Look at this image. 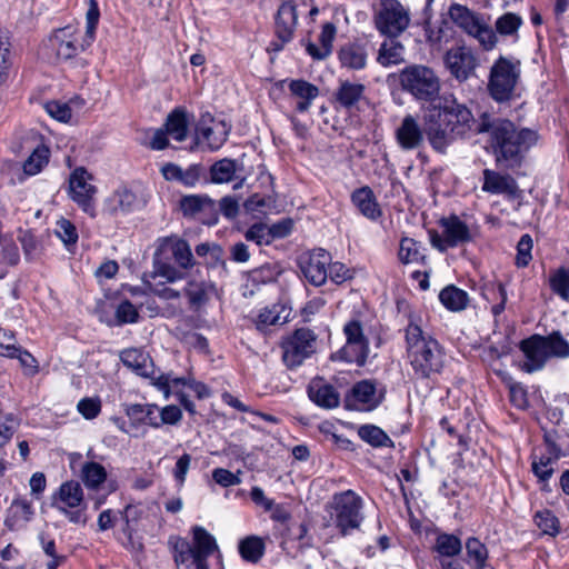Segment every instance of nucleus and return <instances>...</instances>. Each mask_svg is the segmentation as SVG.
<instances>
[{"mask_svg": "<svg viewBox=\"0 0 569 569\" xmlns=\"http://www.w3.org/2000/svg\"><path fill=\"white\" fill-rule=\"evenodd\" d=\"M478 130L489 133L496 161L507 169L519 166L523 153L538 140L536 131L527 128L517 129L510 120L497 118L488 112L481 113Z\"/></svg>", "mask_w": 569, "mask_h": 569, "instance_id": "1", "label": "nucleus"}, {"mask_svg": "<svg viewBox=\"0 0 569 569\" xmlns=\"http://www.w3.org/2000/svg\"><path fill=\"white\" fill-rule=\"evenodd\" d=\"M430 116L426 123V136L431 146L442 151L453 139L480 134L481 114L476 119L471 110L456 99H446L437 112L438 121Z\"/></svg>", "mask_w": 569, "mask_h": 569, "instance_id": "2", "label": "nucleus"}, {"mask_svg": "<svg viewBox=\"0 0 569 569\" xmlns=\"http://www.w3.org/2000/svg\"><path fill=\"white\" fill-rule=\"evenodd\" d=\"M407 357L417 378L429 379L442 371L445 352L439 342L410 322L406 329Z\"/></svg>", "mask_w": 569, "mask_h": 569, "instance_id": "3", "label": "nucleus"}, {"mask_svg": "<svg viewBox=\"0 0 569 569\" xmlns=\"http://www.w3.org/2000/svg\"><path fill=\"white\" fill-rule=\"evenodd\" d=\"M192 540L181 537H170L168 545L177 569H208L207 559L217 549L214 537L203 527L194 526L191 529Z\"/></svg>", "mask_w": 569, "mask_h": 569, "instance_id": "4", "label": "nucleus"}, {"mask_svg": "<svg viewBox=\"0 0 569 569\" xmlns=\"http://www.w3.org/2000/svg\"><path fill=\"white\" fill-rule=\"evenodd\" d=\"M519 349L525 357L519 368L527 373L542 370L550 358L569 357V342L558 331L548 336L532 335L520 342Z\"/></svg>", "mask_w": 569, "mask_h": 569, "instance_id": "5", "label": "nucleus"}, {"mask_svg": "<svg viewBox=\"0 0 569 569\" xmlns=\"http://www.w3.org/2000/svg\"><path fill=\"white\" fill-rule=\"evenodd\" d=\"M100 12L94 0H90V7L86 14V38L79 42L78 31L72 26L58 29L50 38V47L58 59L68 60L89 47L93 39L99 21Z\"/></svg>", "mask_w": 569, "mask_h": 569, "instance_id": "6", "label": "nucleus"}, {"mask_svg": "<svg viewBox=\"0 0 569 569\" xmlns=\"http://www.w3.org/2000/svg\"><path fill=\"white\" fill-rule=\"evenodd\" d=\"M520 61L500 56L490 68L488 91L497 102H505L516 94L517 84L520 80Z\"/></svg>", "mask_w": 569, "mask_h": 569, "instance_id": "7", "label": "nucleus"}, {"mask_svg": "<svg viewBox=\"0 0 569 569\" xmlns=\"http://www.w3.org/2000/svg\"><path fill=\"white\" fill-rule=\"evenodd\" d=\"M372 18L377 31L385 37H399L411 21L408 7L399 0H380L373 7Z\"/></svg>", "mask_w": 569, "mask_h": 569, "instance_id": "8", "label": "nucleus"}, {"mask_svg": "<svg viewBox=\"0 0 569 569\" xmlns=\"http://www.w3.org/2000/svg\"><path fill=\"white\" fill-rule=\"evenodd\" d=\"M52 506L71 523L86 525L88 520L84 492L78 481L69 480L61 483L52 497Z\"/></svg>", "mask_w": 569, "mask_h": 569, "instance_id": "9", "label": "nucleus"}, {"mask_svg": "<svg viewBox=\"0 0 569 569\" xmlns=\"http://www.w3.org/2000/svg\"><path fill=\"white\" fill-rule=\"evenodd\" d=\"M449 17L456 26L475 38L487 51L495 48L497 36L483 19L466 6L453 3L449 8Z\"/></svg>", "mask_w": 569, "mask_h": 569, "instance_id": "10", "label": "nucleus"}, {"mask_svg": "<svg viewBox=\"0 0 569 569\" xmlns=\"http://www.w3.org/2000/svg\"><path fill=\"white\" fill-rule=\"evenodd\" d=\"M342 331L346 342L338 352L339 357L347 362L363 366L370 352V330L360 319L352 318L345 323Z\"/></svg>", "mask_w": 569, "mask_h": 569, "instance_id": "11", "label": "nucleus"}, {"mask_svg": "<svg viewBox=\"0 0 569 569\" xmlns=\"http://www.w3.org/2000/svg\"><path fill=\"white\" fill-rule=\"evenodd\" d=\"M399 80L402 89L419 100H433L440 91V81L432 69L425 66L405 68Z\"/></svg>", "mask_w": 569, "mask_h": 569, "instance_id": "12", "label": "nucleus"}, {"mask_svg": "<svg viewBox=\"0 0 569 569\" xmlns=\"http://www.w3.org/2000/svg\"><path fill=\"white\" fill-rule=\"evenodd\" d=\"M362 499L352 490L335 495L330 505V517L342 535L359 528L362 522Z\"/></svg>", "mask_w": 569, "mask_h": 569, "instance_id": "13", "label": "nucleus"}, {"mask_svg": "<svg viewBox=\"0 0 569 569\" xmlns=\"http://www.w3.org/2000/svg\"><path fill=\"white\" fill-rule=\"evenodd\" d=\"M441 232H429L432 247L441 252L472 240L470 228L457 216H450L440 220Z\"/></svg>", "mask_w": 569, "mask_h": 569, "instance_id": "14", "label": "nucleus"}, {"mask_svg": "<svg viewBox=\"0 0 569 569\" xmlns=\"http://www.w3.org/2000/svg\"><path fill=\"white\" fill-rule=\"evenodd\" d=\"M230 131L231 124L226 119L216 118L207 112L198 121L194 139L197 144L214 151L224 144Z\"/></svg>", "mask_w": 569, "mask_h": 569, "instance_id": "15", "label": "nucleus"}, {"mask_svg": "<svg viewBox=\"0 0 569 569\" xmlns=\"http://www.w3.org/2000/svg\"><path fill=\"white\" fill-rule=\"evenodd\" d=\"M281 349L286 366L299 367L316 351V336L309 329H298L282 342Z\"/></svg>", "mask_w": 569, "mask_h": 569, "instance_id": "16", "label": "nucleus"}, {"mask_svg": "<svg viewBox=\"0 0 569 569\" xmlns=\"http://www.w3.org/2000/svg\"><path fill=\"white\" fill-rule=\"evenodd\" d=\"M91 181L92 176L83 167L76 168L69 178V196L86 213L93 217L97 188Z\"/></svg>", "mask_w": 569, "mask_h": 569, "instance_id": "17", "label": "nucleus"}, {"mask_svg": "<svg viewBox=\"0 0 569 569\" xmlns=\"http://www.w3.org/2000/svg\"><path fill=\"white\" fill-rule=\"evenodd\" d=\"M154 253L158 257L173 260L181 269L188 270L196 266L190 244L182 238L172 234L159 238Z\"/></svg>", "mask_w": 569, "mask_h": 569, "instance_id": "18", "label": "nucleus"}, {"mask_svg": "<svg viewBox=\"0 0 569 569\" xmlns=\"http://www.w3.org/2000/svg\"><path fill=\"white\" fill-rule=\"evenodd\" d=\"M330 262V253L321 248L306 252L299 258L302 274L316 287L322 286L327 281Z\"/></svg>", "mask_w": 569, "mask_h": 569, "instance_id": "19", "label": "nucleus"}, {"mask_svg": "<svg viewBox=\"0 0 569 569\" xmlns=\"http://www.w3.org/2000/svg\"><path fill=\"white\" fill-rule=\"evenodd\" d=\"M445 64L453 78L458 81H466L475 74L478 59L472 49L457 46L447 51Z\"/></svg>", "mask_w": 569, "mask_h": 569, "instance_id": "20", "label": "nucleus"}, {"mask_svg": "<svg viewBox=\"0 0 569 569\" xmlns=\"http://www.w3.org/2000/svg\"><path fill=\"white\" fill-rule=\"evenodd\" d=\"M426 128L422 129L412 114H407L395 131L398 146L405 150H415L422 146Z\"/></svg>", "mask_w": 569, "mask_h": 569, "instance_id": "21", "label": "nucleus"}, {"mask_svg": "<svg viewBox=\"0 0 569 569\" xmlns=\"http://www.w3.org/2000/svg\"><path fill=\"white\" fill-rule=\"evenodd\" d=\"M380 401L381 396L378 393L373 381L362 380L352 387L349 402L355 409L369 411L375 409Z\"/></svg>", "mask_w": 569, "mask_h": 569, "instance_id": "22", "label": "nucleus"}, {"mask_svg": "<svg viewBox=\"0 0 569 569\" xmlns=\"http://www.w3.org/2000/svg\"><path fill=\"white\" fill-rule=\"evenodd\" d=\"M143 204L144 201L127 187L118 188L104 201L106 209L112 214L128 213L139 209Z\"/></svg>", "mask_w": 569, "mask_h": 569, "instance_id": "23", "label": "nucleus"}, {"mask_svg": "<svg viewBox=\"0 0 569 569\" xmlns=\"http://www.w3.org/2000/svg\"><path fill=\"white\" fill-rule=\"evenodd\" d=\"M297 27V10L292 0L283 1L276 17V34L283 43L289 42Z\"/></svg>", "mask_w": 569, "mask_h": 569, "instance_id": "24", "label": "nucleus"}, {"mask_svg": "<svg viewBox=\"0 0 569 569\" xmlns=\"http://www.w3.org/2000/svg\"><path fill=\"white\" fill-rule=\"evenodd\" d=\"M202 168L200 164H191L183 169L174 163H167L161 168L163 178L168 181H176L184 187L192 188L200 180Z\"/></svg>", "mask_w": 569, "mask_h": 569, "instance_id": "25", "label": "nucleus"}, {"mask_svg": "<svg viewBox=\"0 0 569 569\" xmlns=\"http://www.w3.org/2000/svg\"><path fill=\"white\" fill-rule=\"evenodd\" d=\"M481 297L491 306V313L500 316L506 308L508 293L506 286L497 280H486L480 287Z\"/></svg>", "mask_w": 569, "mask_h": 569, "instance_id": "26", "label": "nucleus"}, {"mask_svg": "<svg viewBox=\"0 0 569 569\" xmlns=\"http://www.w3.org/2000/svg\"><path fill=\"white\" fill-rule=\"evenodd\" d=\"M32 503L27 498H16L8 508L6 526L10 530L24 527L33 517Z\"/></svg>", "mask_w": 569, "mask_h": 569, "instance_id": "27", "label": "nucleus"}, {"mask_svg": "<svg viewBox=\"0 0 569 569\" xmlns=\"http://www.w3.org/2000/svg\"><path fill=\"white\" fill-rule=\"evenodd\" d=\"M397 38L387 37L380 44L377 54V62L380 66L389 68L405 62L406 48Z\"/></svg>", "mask_w": 569, "mask_h": 569, "instance_id": "28", "label": "nucleus"}, {"mask_svg": "<svg viewBox=\"0 0 569 569\" xmlns=\"http://www.w3.org/2000/svg\"><path fill=\"white\" fill-rule=\"evenodd\" d=\"M122 363L141 377H150L153 373L152 359L143 350L130 348L121 351Z\"/></svg>", "mask_w": 569, "mask_h": 569, "instance_id": "29", "label": "nucleus"}, {"mask_svg": "<svg viewBox=\"0 0 569 569\" xmlns=\"http://www.w3.org/2000/svg\"><path fill=\"white\" fill-rule=\"evenodd\" d=\"M351 201L360 213L370 220H377L382 214L373 191L369 187L355 190L351 194Z\"/></svg>", "mask_w": 569, "mask_h": 569, "instance_id": "30", "label": "nucleus"}, {"mask_svg": "<svg viewBox=\"0 0 569 569\" xmlns=\"http://www.w3.org/2000/svg\"><path fill=\"white\" fill-rule=\"evenodd\" d=\"M288 87L290 94L297 100L296 109L301 113L308 111L319 96L318 87L302 79L291 80Z\"/></svg>", "mask_w": 569, "mask_h": 569, "instance_id": "31", "label": "nucleus"}, {"mask_svg": "<svg viewBox=\"0 0 569 569\" xmlns=\"http://www.w3.org/2000/svg\"><path fill=\"white\" fill-rule=\"evenodd\" d=\"M291 317V308L283 302L273 303L261 309L257 316V328L263 330L270 326L283 325Z\"/></svg>", "mask_w": 569, "mask_h": 569, "instance_id": "32", "label": "nucleus"}, {"mask_svg": "<svg viewBox=\"0 0 569 569\" xmlns=\"http://www.w3.org/2000/svg\"><path fill=\"white\" fill-rule=\"evenodd\" d=\"M482 190L495 194H515L517 191V183L509 174H500L493 170L485 169Z\"/></svg>", "mask_w": 569, "mask_h": 569, "instance_id": "33", "label": "nucleus"}, {"mask_svg": "<svg viewBox=\"0 0 569 569\" xmlns=\"http://www.w3.org/2000/svg\"><path fill=\"white\" fill-rule=\"evenodd\" d=\"M337 28L333 23L327 22L322 26L319 34V44L309 42L306 47L307 52L317 60L327 58L332 51V42L336 38Z\"/></svg>", "mask_w": 569, "mask_h": 569, "instance_id": "34", "label": "nucleus"}, {"mask_svg": "<svg viewBox=\"0 0 569 569\" xmlns=\"http://www.w3.org/2000/svg\"><path fill=\"white\" fill-rule=\"evenodd\" d=\"M163 278L164 282L173 283L183 279L184 274L168 259L160 258L157 253L153 254V270L144 274V283H151L150 279Z\"/></svg>", "mask_w": 569, "mask_h": 569, "instance_id": "35", "label": "nucleus"}, {"mask_svg": "<svg viewBox=\"0 0 569 569\" xmlns=\"http://www.w3.org/2000/svg\"><path fill=\"white\" fill-rule=\"evenodd\" d=\"M559 459L555 447L547 446L546 451L533 455L532 471L541 481L548 480L553 473V466Z\"/></svg>", "mask_w": 569, "mask_h": 569, "instance_id": "36", "label": "nucleus"}, {"mask_svg": "<svg viewBox=\"0 0 569 569\" xmlns=\"http://www.w3.org/2000/svg\"><path fill=\"white\" fill-rule=\"evenodd\" d=\"M367 58L366 48L358 43L345 44L339 51L341 66L352 70L363 69L367 64Z\"/></svg>", "mask_w": 569, "mask_h": 569, "instance_id": "37", "label": "nucleus"}, {"mask_svg": "<svg viewBox=\"0 0 569 569\" xmlns=\"http://www.w3.org/2000/svg\"><path fill=\"white\" fill-rule=\"evenodd\" d=\"M310 399L320 407L336 408L339 405V393L322 381H313L308 389Z\"/></svg>", "mask_w": 569, "mask_h": 569, "instance_id": "38", "label": "nucleus"}, {"mask_svg": "<svg viewBox=\"0 0 569 569\" xmlns=\"http://www.w3.org/2000/svg\"><path fill=\"white\" fill-rule=\"evenodd\" d=\"M439 300L447 310L459 312L468 307L470 299L467 291L449 284L440 291Z\"/></svg>", "mask_w": 569, "mask_h": 569, "instance_id": "39", "label": "nucleus"}, {"mask_svg": "<svg viewBox=\"0 0 569 569\" xmlns=\"http://www.w3.org/2000/svg\"><path fill=\"white\" fill-rule=\"evenodd\" d=\"M106 468L96 461H87L80 470V478L87 489L98 490L107 480Z\"/></svg>", "mask_w": 569, "mask_h": 569, "instance_id": "40", "label": "nucleus"}, {"mask_svg": "<svg viewBox=\"0 0 569 569\" xmlns=\"http://www.w3.org/2000/svg\"><path fill=\"white\" fill-rule=\"evenodd\" d=\"M398 258L403 264L425 263V248L415 239L405 237L399 243Z\"/></svg>", "mask_w": 569, "mask_h": 569, "instance_id": "41", "label": "nucleus"}, {"mask_svg": "<svg viewBox=\"0 0 569 569\" xmlns=\"http://www.w3.org/2000/svg\"><path fill=\"white\" fill-rule=\"evenodd\" d=\"M432 549L440 560L451 559L461 552L462 543L457 536L442 532L436 537Z\"/></svg>", "mask_w": 569, "mask_h": 569, "instance_id": "42", "label": "nucleus"}, {"mask_svg": "<svg viewBox=\"0 0 569 569\" xmlns=\"http://www.w3.org/2000/svg\"><path fill=\"white\" fill-rule=\"evenodd\" d=\"M164 130L176 141H184L188 134L187 113L180 109L169 113L164 124Z\"/></svg>", "mask_w": 569, "mask_h": 569, "instance_id": "43", "label": "nucleus"}, {"mask_svg": "<svg viewBox=\"0 0 569 569\" xmlns=\"http://www.w3.org/2000/svg\"><path fill=\"white\" fill-rule=\"evenodd\" d=\"M468 563L475 569H493L487 563V547L477 538H469L466 541Z\"/></svg>", "mask_w": 569, "mask_h": 569, "instance_id": "44", "label": "nucleus"}, {"mask_svg": "<svg viewBox=\"0 0 569 569\" xmlns=\"http://www.w3.org/2000/svg\"><path fill=\"white\" fill-rule=\"evenodd\" d=\"M363 84L343 81L336 92V100L341 107L351 108L363 97Z\"/></svg>", "mask_w": 569, "mask_h": 569, "instance_id": "45", "label": "nucleus"}, {"mask_svg": "<svg viewBox=\"0 0 569 569\" xmlns=\"http://www.w3.org/2000/svg\"><path fill=\"white\" fill-rule=\"evenodd\" d=\"M50 149L44 144L37 146L23 162V172L36 176L49 163Z\"/></svg>", "mask_w": 569, "mask_h": 569, "instance_id": "46", "label": "nucleus"}, {"mask_svg": "<svg viewBox=\"0 0 569 569\" xmlns=\"http://www.w3.org/2000/svg\"><path fill=\"white\" fill-rule=\"evenodd\" d=\"M359 437L372 447H388L392 445L388 435L373 425L361 426L358 430Z\"/></svg>", "mask_w": 569, "mask_h": 569, "instance_id": "47", "label": "nucleus"}, {"mask_svg": "<svg viewBox=\"0 0 569 569\" xmlns=\"http://www.w3.org/2000/svg\"><path fill=\"white\" fill-rule=\"evenodd\" d=\"M121 516L124 520V527L122 528V532L127 537V542H124V547L131 551H142L143 545L141 541L133 539V529L130 525L131 520L137 519V509L129 505L121 512Z\"/></svg>", "mask_w": 569, "mask_h": 569, "instance_id": "48", "label": "nucleus"}, {"mask_svg": "<svg viewBox=\"0 0 569 569\" xmlns=\"http://www.w3.org/2000/svg\"><path fill=\"white\" fill-rule=\"evenodd\" d=\"M20 261V253L14 242L0 243V279L7 276L8 268L14 267Z\"/></svg>", "mask_w": 569, "mask_h": 569, "instance_id": "49", "label": "nucleus"}, {"mask_svg": "<svg viewBox=\"0 0 569 569\" xmlns=\"http://www.w3.org/2000/svg\"><path fill=\"white\" fill-rule=\"evenodd\" d=\"M129 416H142V421L152 428H160V408L154 403L132 405L128 409Z\"/></svg>", "mask_w": 569, "mask_h": 569, "instance_id": "50", "label": "nucleus"}, {"mask_svg": "<svg viewBox=\"0 0 569 569\" xmlns=\"http://www.w3.org/2000/svg\"><path fill=\"white\" fill-rule=\"evenodd\" d=\"M237 163L234 160L222 159L217 161L210 169L211 180L214 183H226L232 180Z\"/></svg>", "mask_w": 569, "mask_h": 569, "instance_id": "51", "label": "nucleus"}, {"mask_svg": "<svg viewBox=\"0 0 569 569\" xmlns=\"http://www.w3.org/2000/svg\"><path fill=\"white\" fill-rule=\"evenodd\" d=\"M549 284L553 293L569 301V269L559 268L550 274Z\"/></svg>", "mask_w": 569, "mask_h": 569, "instance_id": "52", "label": "nucleus"}, {"mask_svg": "<svg viewBox=\"0 0 569 569\" xmlns=\"http://www.w3.org/2000/svg\"><path fill=\"white\" fill-rule=\"evenodd\" d=\"M184 293L191 307H200L208 300V284L204 281L189 280Z\"/></svg>", "mask_w": 569, "mask_h": 569, "instance_id": "53", "label": "nucleus"}, {"mask_svg": "<svg viewBox=\"0 0 569 569\" xmlns=\"http://www.w3.org/2000/svg\"><path fill=\"white\" fill-rule=\"evenodd\" d=\"M239 551L248 561H258L263 553V542L260 538L249 537L243 539L239 545Z\"/></svg>", "mask_w": 569, "mask_h": 569, "instance_id": "54", "label": "nucleus"}, {"mask_svg": "<svg viewBox=\"0 0 569 569\" xmlns=\"http://www.w3.org/2000/svg\"><path fill=\"white\" fill-rule=\"evenodd\" d=\"M521 24L522 19L520 16L507 12L497 19L496 30L501 36H512L517 33Z\"/></svg>", "mask_w": 569, "mask_h": 569, "instance_id": "55", "label": "nucleus"}, {"mask_svg": "<svg viewBox=\"0 0 569 569\" xmlns=\"http://www.w3.org/2000/svg\"><path fill=\"white\" fill-rule=\"evenodd\" d=\"M39 541L43 552L50 558L46 565V569H57L66 560V557L57 553L54 540L49 538L46 533L42 532L39 535Z\"/></svg>", "mask_w": 569, "mask_h": 569, "instance_id": "56", "label": "nucleus"}, {"mask_svg": "<svg viewBox=\"0 0 569 569\" xmlns=\"http://www.w3.org/2000/svg\"><path fill=\"white\" fill-rule=\"evenodd\" d=\"M535 522L545 535L556 536L559 532V520L550 510L538 511Z\"/></svg>", "mask_w": 569, "mask_h": 569, "instance_id": "57", "label": "nucleus"}, {"mask_svg": "<svg viewBox=\"0 0 569 569\" xmlns=\"http://www.w3.org/2000/svg\"><path fill=\"white\" fill-rule=\"evenodd\" d=\"M151 385L154 386L159 391L163 392L164 399H169L171 393V387H177L179 385H186V378H176L172 377L171 373H161L157 377H152L150 375Z\"/></svg>", "mask_w": 569, "mask_h": 569, "instance_id": "58", "label": "nucleus"}, {"mask_svg": "<svg viewBox=\"0 0 569 569\" xmlns=\"http://www.w3.org/2000/svg\"><path fill=\"white\" fill-rule=\"evenodd\" d=\"M56 234L68 248L74 246L78 241V232L74 224L63 218L57 222Z\"/></svg>", "mask_w": 569, "mask_h": 569, "instance_id": "59", "label": "nucleus"}, {"mask_svg": "<svg viewBox=\"0 0 569 569\" xmlns=\"http://www.w3.org/2000/svg\"><path fill=\"white\" fill-rule=\"evenodd\" d=\"M248 241H252L258 246H268L271 243L269 228L264 223L252 224L244 233Z\"/></svg>", "mask_w": 569, "mask_h": 569, "instance_id": "60", "label": "nucleus"}, {"mask_svg": "<svg viewBox=\"0 0 569 569\" xmlns=\"http://www.w3.org/2000/svg\"><path fill=\"white\" fill-rule=\"evenodd\" d=\"M44 109L50 117L61 122H68L72 117L71 108L64 102L49 101L44 104Z\"/></svg>", "mask_w": 569, "mask_h": 569, "instance_id": "61", "label": "nucleus"}, {"mask_svg": "<svg viewBox=\"0 0 569 569\" xmlns=\"http://www.w3.org/2000/svg\"><path fill=\"white\" fill-rule=\"evenodd\" d=\"M532 239L529 234H523L517 246L516 263L518 267H527L532 258Z\"/></svg>", "mask_w": 569, "mask_h": 569, "instance_id": "62", "label": "nucleus"}, {"mask_svg": "<svg viewBox=\"0 0 569 569\" xmlns=\"http://www.w3.org/2000/svg\"><path fill=\"white\" fill-rule=\"evenodd\" d=\"M79 413L88 420L94 419L101 411V401L99 398H83L78 405Z\"/></svg>", "mask_w": 569, "mask_h": 569, "instance_id": "63", "label": "nucleus"}, {"mask_svg": "<svg viewBox=\"0 0 569 569\" xmlns=\"http://www.w3.org/2000/svg\"><path fill=\"white\" fill-rule=\"evenodd\" d=\"M116 318L120 323H133L138 321L139 313L129 300H123L116 310Z\"/></svg>", "mask_w": 569, "mask_h": 569, "instance_id": "64", "label": "nucleus"}]
</instances>
